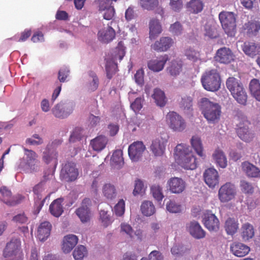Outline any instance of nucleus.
I'll use <instances>...</instances> for the list:
<instances>
[{"label":"nucleus","instance_id":"obj_62","mask_svg":"<svg viewBox=\"0 0 260 260\" xmlns=\"http://www.w3.org/2000/svg\"><path fill=\"white\" fill-rule=\"evenodd\" d=\"M81 131L82 129L80 128H76L71 135L69 139L70 142H74L77 140H80L83 136Z\"/></svg>","mask_w":260,"mask_h":260},{"label":"nucleus","instance_id":"obj_49","mask_svg":"<svg viewBox=\"0 0 260 260\" xmlns=\"http://www.w3.org/2000/svg\"><path fill=\"white\" fill-rule=\"evenodd\" d=\"M151 192L153 198L158 201H161L164 197L162 188L158 185H153L151 187Z\"/></svg>","mask_w":260,"mask_h":260},{"label":"nucleus","instance_id":"obj_17","mask_svg":"<svg viewBox=\"0 0 260 260\" xmlns=\"http://www.w3.org/2000/svg\"><path fill=\"white\" fill-rule=\"evenodd\" d=\"M90 205V199L85 198L82 202L81 206L76 210V214L83 223L87 222L90 220V211L89 207Z\"/></svg>","mask_w":260,"mask_h":260},{"label":"nucleus","instance_id":"obj_48","mask_svg":"<svg viewBox=\"0 0 260 260\" xmlns=\"http://www.w3.org/2000/svg\"><path fill=\"white\" fill-rule=\"evenodd\" d=\"M192 98L186 95L181 96L180 100L179 101V106L183 110H189L192 107Z\"/></svg>","mask_w":260,"mask_h":260},{"label":"nucleus","instance_id":"obj_5","mask_svg":"<svg viewBox=\"0 0 260 260\" xmlns=\"http://www.w3.org/2000/svg\"><path fill=\"white\" fill-rule=\"evenodd\" d=\"M218 17L224 32L229 36H234L236 32V15L232 12L223 11Z\"/></svg>","mask_w":260,"mask_h":260},{"label":"nucleus","instance_id":"obj_11","mask_svg":"<svg viewBox=\"0 0 260 260\" xmlns=\"http://www.w3.org/2000/svg\"><path fill=\"white\" fill-rule=\"evenodd\" d=\"M0 192L2 194V201L8 206H16L23 199V197L20 194L12 196L11 191L5 186L1 187Z\"/></svg>","mask_w":260,"mask_h":260},{"label":"nucleus","instance_id":"obj_21","mask_svg":"<svg viewBox=\"0 0 260 260\" xmlns=\"http://www.w3.org/2000/svg\"><path fill=\"white\" fill-rule=\"evenodd\" d=\"M204 179L206 184L210 188H214L219 183L218 172L213 168H209L204 173Z\"/></svg>","mask_w":260,"mask_h":260},{"label":"nucleus","instance_id":"obj_35","mask_svg":"<svg viewBox=\"0 0 260 260\" xmlns=\"http://www.w3.org/2000/svg\"><path fill=\"white\" fill-rule=\"evenodd\" d=\"M254 235V228L249 223H245L242 225L241 236L243 241L252 239Z\"/></svg>","mask_w":260,"mask_h":260},{"label":"nucleus","instance_id":"obj_55","mask_svg":"<svg viewBox=\"0 0 260 260\" xmlns=\"http://www.w3.org/2000/svg\"><path fill=\"white\" fill-rule=\"evenodd\" d=\"M125 211V203L123 200L121 199L116 204L114 208V211L117 216H122Z\"/></svg>","mask_w":260,"mask_h":260},{"label":"nucleus","instance_id":"obj_64","mask_svg":"<svg viewBox=\"0 0 260 260\" xmlns=\"http://www.w3.org/2000/svg\"><path fill=\"white\" fill-rule=\"evenodd\" d=\"M12 220L16 223L24 224L27 222L28 218L24 213H21L14 216Z\"/></svg>","mask_w":260,"mask_h":260},{"label":"nucleus","instance_id":"obj_25","mask_svg":"<svg viewBox=\"0 0 260 260\" xmlns=\"http://www.w3.org/2000/svg\"><path fill=\"white\" fill-rule=\"evenodd\" d=\"M166 141L157 138L152 141L150 145V151L155 156H162L165 151Z\"/></svg>","mask_w":260,"mask_h":260},{"label":"nucleus","instance_id":"obj_3","mask_svg":"<svg viewBox=\"0 0 260 260\" xmlns=\"http://www.w3.org/2000/svg\"><path fill=\"white\" fill-rule=\"evenodd\" d=\"M226 86L238 103L243 105L246 104L247 95L240 81L233 77H229L226 80Z\"/></svg>","mask_w":260,"mask_h":260},{"label":"nucleus","instance_id":"obj_51","mask_svg":"<svg viewBox=\"0 0 260 260\" xmlns=\"http://www.w3.org/2000/svg\"><path fill=\"white\" fill-rule=\"evenodd\" d=\"M166 208L172 213H178L181 211V205L177 204L175 201L169 200L166 204Z\"/></svg>","mask_w":260,"mask_h":260},{"label":"nucleus","instance_id":"obj_20","mask_svg":"<svg viewBox=\"0 0 260 260\" xmlns=\"http://www.w3.org/2000/svg\"><path fill=\"white\" fill-rule=\"evenodd\" d=\"M187 231L195 239H200L206 236V232L196 221H190L186 224Z\"/></svg>","mask_w":260,"mask_h":260},{"label":"nucleus","instance_id":"obj_28","mask_svg":"<svg viewBox=\"0 0 260 260\" xmlns=\"http://www.w3.org/2000/svg\"><path fill=\"white\" fill-rule=\"evenodd\" d=\"M242 171L248 177H260V170L248 161H244L241 164Z\"/></svg>","mask_w":260,"mask_h":260},{"label":"nucleus","instance_id":"obj_56","mask_svg":"<svg viewBox=\"0 0 260 260\" xmlns=\"http://www.w3.org/2000/svg\"><path fill=\"white\" fill-rule=\"evenodd\" d=\"M183 27L180 23L178 21L171 25L169 30L174 35H179L182 33Z\"/></svg>","mask_w":260,"mask_h":260},{"label":"nucleus","instance_id":"obj_60","mask_svg":"<svg viewBox=\"0 0 260 260\" xmlns=\"http://www.w3.org/2000/svg\"><path fill=\"white\" fill-rule=\"evenodd\" d=\"M145 191V188L143 182L138 179L135 181V188L133 190V194L134 196H136L138 194L142 193Z\"/></svg>","mask_w":260,"mask_h":260},{"label":"nucleus","instance_id":"obj_13","mask_svg":"<svg viewBox=\"0 0 260 260\" xmlns=\"http://www.w3.org/2000/svg\"><path fill=\"white\" fill-rule=\"evenodd\" d=\"M145 149L146 147L142 141L134 142L128 147V155L132 161H137L142 156Z\"/></svg>","mask_w":260,"mask_h":260},{"label":"nucleus","instance_id":"obj_59","mask_svg":"<svg viewBox=\"0 0 260 260\" xmlns=\"http://www.w3.org/2000/svg\"><path fill=\"white\" fill-rule=\"evenodd\" d=\"M169 6L173 11L179 12L183 8V2L182 0H170Z\"/></svg>","mask_w":260,"mask_h":260},{"label":"nucleus","instance_id":"obj_37","mask_svg":"<svg viewBox=\"0 0 260 260\" xmlns=\"http://www.w3.org/2000/svg\"><path fill=\"white\" fill-rule=\"evenodd\" d=\"M238 228L239 223L237 219L229 217L225 221L224 229L228 235H234L237 232Z\"/></svg>","mask_w":260,"mask_h":260},{"label":"nucleus","instance_id":"obj_14","mask_svg":"<svg viewBox=\"0 0 260 260\" xmlns=\"http://www.w3.org/2000/svg\"><path fill=\"white\" fill-rule=\"evenodd\" d=\"M248 121L240 122L237 125L236 132L238 137L243 141L249 142L252 141L254 137V134L248 127Z\"/></svg>","mask_w":260,"mask_h":260},{"label":"nucleus","instance_id":"obj_53","mask_svg":"<svg viewBox=\"0 0 260 260\" xmlns=\"http://www.w3.org/2000/svg\"><path fill=\"white\" fill-rule=\"evenodd\" d=\"M141 6L147 10H152L157 6L158 0H140Z\"/></svg>","mask_w":260,"mask_h":260},{"label":"nucleus","instance_id":"obj_31","mask_svg":"<svg viewBox=\"0 0 260 260\" xmlns=\"http://www.w3.org/2000/svg\"><path fill=\"white\" fill-rule=\"evenodd\" d=\"M242 48L243 52L249 56H254L260 53V46L253 42H245Z\"/></svg>","mask_w":260,"mask_h":260},{"label":"nucleus","instance_id":"obj_61","mask_svg":"<svg viewBox=\"0 0 260 260\" xmlns=\"http://www.w3.org/2000/svg\"><path fill=\"white\" fill-rule=\"evenodd\" d=\"M120 232L126 234L130 238H132L133 237L134 230L132 226L127 223H122L121 224Z\"/></svg>","mask_w":260,"mask_h":260},{"label":"nucleus","instance_id":"obj_29","mask_svg":"<svg viewBox=\"0 0 260 260\" xmlns=\"http://www.w3.org/2000/svg\"><path fill=\"white\" fill-rule=\"evenodd\" d=\"M78 237L74 235H69L63 238L62 249L64 253L70 252L77 244Z\"/></svg>","mask_w":260,"mask_h":260},{"label":"nucleus","instance_id":"obj_6","mask_svg":"<svg viewBox=\"0 0 260 260\" xmlns=\"http://www.w3.org/2000/svg\"><path fill=\"white\" fill-rule=\"evenodd\" d=\"M166 121L169 127L174 132H182L186 128L185 120L177 113L171 111L166 115Z\"/></svg>","mask_w":260,"mask_h":260},{"label":"nucleus","instance_id":"obj_33","mask_svg":"<svg viewBox=\"0 0 260 260\" xmlns=\"http://www.w3.org/2000/svg\"><path fill=\"white\" fill-rule=\"evenodd\" d=\"M108 141L106 137L101 135L92 139L90 142V145L94 151H101L105 148Z\"/></svg>","mask_w":260,"mask_h":260},{"label":"nucleus","instance_id":"obj_54","mask_svg":"<svg viewBox=\"0 0 260 260\" xmlns=\"http://www.w3.org/2000/svg\"><path fill=\"white\" fill-rule=\"evenodd\" d=\"M89 77L92 79L90 82L89 89L91 91L95 90L99 86V79L96 74L93 71H90L88 73Z\"/></svg>","mask_w":260,"mask_h":260},{"label":"nucleus","instance_id":"obj_22","mask_svg":"<svg viewBox=\"0 0 260 260\" xmlns=\"http://www.w3.org/2000/svg\"><path fill=\"white\" fill-rule=\"evenodd\" d=\"M168 60H169V56L168 55L165 54L157 57L156 59L149 60L147 66L150 70L158 72L163 70Z\"/></svg>","mask_w":260,"mask_h":260},{"label":"nucleus","instance_id":"obj_30","mask_svg":"<svg viewBox=\"0 0 260 260\" xmlns=\"http://www.w3.org/2000/svg\"><path fill=\"white\" fill-rule=\"evenodd\" d=\"M260 29L259 22L255 20L249 21L242 26L243 31L248 36H255Z\"/></svg>","mask_w":260,"mask_h":260},{"label":"nucleus","instance_id":"obj_42","mask_svg":"<svg viewBox=\"0 0 260 260\" xmlns=\"http://www.w3.org/2000/svg\"><path fill=\"white\" fill-rule=\"evenodd\" d=\"M249 90L255 99L260 102V83L257 79H253L249 83Z\"/></svg>","mask_w":260,"mask_h":260},{"label":"nucleus","instance_id":"obj_39","mask_svg":"<svg viewBox=\"0 0 260 260\" xmlns=\"http://www.w3.org/2000/svg\"><path fill=\"white\" fill-rule=\"evenodd\" d=\"M212 156L213 159L220 167L225 168L227 166V159L222 151L217 149L215 150Z\"/></svg>","mask_w":260,"mask_h":260},{"label":"nucleus","instance_id":"obj_46","mask_svg":"<svg viewBox=\"0 0 260 260\" xmlns=\"http://www.w3.org/2000/svg\"><path fill=\"white\" fill-rule=\"evenodd\" d=\"M107 77L111 79L118 71L117 64L114 61H107L106 65Z\"/></svg>","mask_w":260,"mask_h":260},{"label":"nucleus","instance_id":"obj_44","mask_svg":"<svg viewBox=\"0 0 260 260\" xmlns=\"http://www.w3.org/2000/svg\"><path fill=\"white\" fill-rule=\"evenodd\" d=\"M155 207L150 201H144L141 206L142 213L145 216H151L155 212Z\"/></svg>","mask_w":260,"mask_h":260},{"label":"nucleus","instance_id":"obj_12","mask_svg":"<svg viewBox=\"0 0 260 260\" xmlns=\"http://www.w3.org/2000/svg\"><path fill=\"white\" fill-rule=\"evenodd\" d=\"M214 58L218 63L229 64L234 60L235 55L230 48L223 47L216 51Z\"/></svg>","mask_w":260,"mask_h":260},{"label":"nucleus","instance_id":"obj_40","mask_svg":"<svg viewBox=\"0 0 260 260\" xmlns=\"http://www.w3.org/2000/svg\"><path fill=\"white\" fill-rule=\"evenodd\" d=\"M104 196L108 200L116 198L117 192L115 186L111 183L105 184L102 189Z\"/></svg>","mask_w":260,"mask_h":260},{"label":"nucleus","instance_id":"obj_50","mask_svg":"<svg viewBox=\"0 0 260 260\" xmlns=\"http://www.w3.org/2000/svg\"><path fill=\"white\" fill-rule=\"evenodd\" d=\"M87 254L86 247L83 245L78 246L73 251V255L76 260H81Z\"/></svg>","mask_w":260,"mask_h":260},{"label":"nucleus","instance_id":"obj_34","mask_svg":"<svg viewBox=\"0 0 260 260\" xmlns=\"http://www.w3.org/2000/svg\"><path fill=\"white\" fill-rule=\"evenodd\" d=\"M63 200L60 198L54 200L49 206V211L51 214L55 217L60 216L63 211L62 203Z\"/></svg>","mask_w":260,"mask_h":260},{"label":"nucleus","instance_id":"obj_16","mask_svg":"<svg viewBox=\"0 0 260 260\" xmlns=\"http://www.w3.org/2000/svg\"><path fill=\"white\" fill-rule=\"evenodd\" d=\"M168 189L172 193L180 194L186 188L185 181L179 177H172L167 182Z\"/></svg>","mask_w":260,"mask_h":260},{"label":"nucleus","instance_id":"obj_36","mask_svg":"<svg viewBox=\"0 0 260 260\" xmlns=\"http://www.w3.org/2000/svg\"><path fill=\"white\" fill-rule=\"evenodd\" d=\"M161 32V26L159 21L153 19L149 22V38L151 40L155 39Z\"/></svg>","mask_w":260,"mask_h":260},{"label":"nucleus","instance_id":"obj_27","mask_svg":"<svg viewBox=\"0 0 260 260\" xmlns=\"http://www.w3.org/2000/svg\"><path fill=\"white\" fill-rule=\"evenodd\" d=\"M58 153L56 150L49 149L47 147L43 152L42 159L43 161L48 165L51 164L56 168L58 164Z\"/></svg>","mask_w":260,"mask_h":260},{"label":"nucleus","instance_id":"obj_19","mask_svg":"<svg viewBox=\"0 0 260 260\" xmlns=\"http://www.w3.org/2000/svg\"><path fill=\"white\" fill-rule=\"evenodd\" d=\"M20 247V241L17 239H12L7 244L4 250L3 255L4 257H7L17 255H18V256H19L21 254Z\"/></svg>","mask_w":260,"mask_h":260},{"label":"nucleus","instance_id":"obj_32","mask_svg":"<svg viewBox=\"0 0 260 260\" xmlns=\"http://www.w3.org/2000/svg\"><path fill=\"white\" fill-rule=\"evenodd\" d=\"M51 224L48 221L42 222L38 230V237L40 241L45 240L50 235Z\"/></svg>","mask_w":260,"mask_h":260},{"label":"nucleus","instance_id":"obj_7","mask_svg":"<svg viewBox=\"0 0 260 260\" xmlns=\"http://www.w3.org/2000/svg\"><path fill=\"white\" fill-rule=\"evenodd\" d=\"M25 155L26 156V162L23 166V171L26 173H32L39 171V162L37 160L38 155L32 150L24 148Z\"/></svg>","mask_w":260,"mask_h":260},{"label":"nucleus","instance_id":"obj_23","mask_svg":"<svg viewBox=\"0 0 260 260\" xmlns=\"http://www.w3.org/2000/svg\"><path fill=\"white\" fill-rule=\"evenodd\" d=\"M174 44L173 39L170 37H161L151 45V48L157 52L167 51Z\"/></svg>","mask_w":260,"mask_h":260},{"label":"nucleus","instance_id":"obj_47","mask_svg":"<svg viewBox=\"0 0 260 260\" xmlns=\"http://www.w3.org/2000/svg\"><path fill=\"white\" fill-rule=\"evenodd\" d=\"M182 70V63L177 61L173 60L168 68V71L172 76H176L179 74Z\"/></svg>","mask_w":260,"mask_h":260},{"label":"nucleus","instance_id":"obj_63","mask_svg":"<svg viewBox=\"0 0 260 260\" xmlns=\"http://www.w3.org/2000/svg\"><path fill=\"white\" fill-rule=\"evenodd\" d=\"M143 102V99L141 98H137L131 104V107L135 113L139 112L142 109Z\"/></svg>","mask_w":260,"mask_h":260},{"label":"nucleus","instance_id":"obj_38","mask_svg":"<svg viewBox=\"0 0 260 260\" xmlns=\"http://www.w3.org/2000/svg\"><path fill=\"white\" fill-rule=\"evenodd\" d=\"M190 144L196 153L203 158H205V155L203 152V146L201 138L197 136H193L190 140Z\"/></svg>","mask_w":260,"mask_h":260},{"label":"nucleus","instance_id":"obj_43","mask_svg":"<svg viewBox=\"0 0 260 260\" xmlns=\"http://www.w3.org/2000/svg\"><path fill=\"white\" fill-rule=\"evenodd\" d=\"M156 105L160 107H164L167 102L166 98L163 91L156 88L154 90V93L152 95Z\"/></svg>","mask_w":260,"mask_h":260},{"label":"nucleus","instance_id":"obj_45","mask_svg":"<svg viewBox=\"0 0 260 260\" xmlns=\"http://www.w3.org/2000/svg\"><path fill=\"white\" fill-rule=\"evenodd\" d=\"M111 161L113 165L121 167L124 164L123 158L122 157V151L118 149L115 150L111 157Z\"/></svg>","mask_w":260,"mask_h":260},{"label":"nucleus","instance_id":"obj_2","mask_svg":"<svg viewBox=\"0 0 260 260\" xmlns=\"http://www.w3.org/2000/svg\"><path fill=\"white\" fill-rule=\"evenodd\" d=\"M200 107L202 114L209 123H215L218 121L221 114V107L218 103L203 98L200 100Z\"/></svg>","mask_w":260,"mask_h":260},{"label":"nucleus","instance_id":"obj_52","mask_svg":"<svg viewBox=\"0 0 260 260\" xmlns=\"http://www.w3.org/2000/svg\"><path fill=\"white\" fill-rule=\"evenodd\" d=\"M240 186L241 190L245 193L252 194L253 192L254 188L252 184L246 180H241Z\"/></svg>","mask_w":260,"mask_h":260},{"label":"nucleus","instance_id":"obj_41","mask_svg":"<svg viewBox=\"0 0 260 260\" xmlns=\"http://www.w3.org/2000/svg\"><path fill=\"white\" fill-rule=\"evenodd\" d=\"M204 7V4L201 0H191L186 5L188 11L197 14L201 12Z\"/></svg>","mask_w":260,"mask_h":260},{"label":"nucleus","instance_id":"obj_58","mask_svg":"<svg viewBox=\"0 0 260 260\" xmlns=\"http://www.w3.org/2000/svg\"><path fill=\"white\" fill-rule=\"evenodd\" d=\"M187 251V248L182 245H174L171 248V252L172 254L177 256L183 255Z\"/></svg>","mask_w":260,"mask_h":260},{"label":"nucleus","instance_id":"obj_8","mask_svg":"<svg viewBox=\"0 0 260 260\" xmlns=\"http://www.w3.org/2000/svg\"><path fill=\"white\" fill-rule=\"evenodd\" d=\"M78 176V170L75 163L67 162L62 166L60 173V178L61 180L73 182L77 179Z\"/></svg>","mask_w":260,"mask_h":260},{"label":"nucleus","instance_id":"obj_15","mask_svg":"<svg viewBox=\"0 0 260 260\" xmlns=\"http://www.w3.org/2000/svg\"><path fill=\"white\" fill-rule=\"evenodd\" d=\"M99 4V11L103 13V17L107 20H111L114 16L115 11L112 2L110 0H95Z\"/></svg>","mask_w":260,"mask_h":260},{"label":"nucleus","instance_id":"obj_1","mask_svg":"<svg viewBox=\"0 0 260 260\" xmlns=\"http://www.w3.org/2000/svg\"><path fill=\"white\" fill-rule=\"evenodd\" d=\"M176 161L186 170H194L197 167L196 157L193 155L189 146L185 144H178L174 150Z\"/></svg>","mask_w":260,"mask_h":260},{"label":"nucleus","instance_id":"obj_9","mask_svg":"<svg viewBox=\"0 0 260 260\" xmlns=\"http://www.w3.org/2000/svg\"><path fill=\"white\" fill-rule=\"evenodd\" d=\"M236 195V189L234 184L226 182L222 185L218 190V196L222 203H227L234 199Z\"/></svg>","mask_w":260,"mask_h":260},{"label":"nucleus","instance_id":"obj_4","mask_svg":"<svg viewBox=\"0 0 260 260\" xmlns=\"http://www.w3.org/2000/svg\"><path fill=\"white\" fill-rule=\"evenodd\" d=\"M201 82L205 89L215 92L219 90L221 85V78L216 69L206 71L202 76Z\"/></svg>","mask_w":260,"mask_h":260},{"label":"nucleus","instance_id":"obj_18","mask_svg":"<svg viewBox=\"0 0 260 260\" xmlns=\"http://www.w3.org/2000/svg\"><path fill=\"white\" fill-rule=\"evenodd\" d=\"M203 222L209 231L216 232L219 229V220L215 215L211 212H207L204 214Z\"/></svg>","mask_w":260,"mask_h":260},{"label":"nucleus","instance_id":"obj_26","mask_svg":"<svg viewBox=\"0 0 260 260\" xmlns=\"http://www.w3.org/2000/svg\"><path fill=\"white\" fill-rule=\"evenodd\" d=\"M230 250L235 256L243 257L249 252L250 247L243 243L235 242L231 244Z\"/></svg>","mask_w":260,"mask_h":260},{"label":"nucleus","instance_id":"obj_10","mask_svg":"<svg viewBox=\"0 0 260 260\" xmlns=\"http://www.w3.org/2000/svg\"><path fill=\"white\" fill-rule=\"evenodd\" d=\"M75 105L72 103H59L52 109L54 116L59 118H65L71 114L74 109Z\"/></svg>","mask_w":260,"mask_h":260},{"label":"nucleus","instance_id":"obj_24","mask_svg":"<svg viewBox=\"0 0 260 260\" xmlns=\"http://www.w3.org/2000/svg\"><path fill=\"white\" fill-rule=\"evenodd\" d=\"M115 30L109 25L99 30L98 34L99 40L104 43L112 41L115 38Z\"/></svg>","mask_w":260,"mask_h":260},{"label":"nucleus","instance_id":"obj_57","mask_svg":"<svg viewBox=\"0 0 260 260\" xmlns=\"http://www.w3.org/2000/svg\"><path fill=\"white\" fill-rule=\"evenodd\" d=\"M26 143L31 145H39L43 143V140L39 135L34 134L31 138L26 140Z\"/></svg>","mask_w":260,"mask_h":260}]
</instances>
